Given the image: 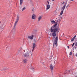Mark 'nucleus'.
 <instances>
[{
  "instance_id": "obj_15",
  "label": "nucleus",
  "mask_w": 77,
  "mask_h": 77,
  "mask_svg": "<svg viewBox=\"0 0 77 77\" xmlns=\"http://www.w3.org/2000/svg\"><path fill=\"white\" fill-rule=\"evenodd\" d=\"M23 3V0H20V5H22Z\"/></svg>"
},
{
  "instance_id": "obj_2",
  "label": "nucleus",
  "mask_w": 77,
  "mask_h": 77,
  "mask_svg": "<svg viewBox=\"0 0 77 77\" xmlns=\"http://www.w3.org/2000/svg\"><path fill=\"white\" fill-rule=\"evenodd\" d=\"M58 40V36L57 35V36L55 38L54 42V44L53 45V46L54 47H56L57 46V41Z\"/></svg>"
},
{
  "instance_id": "obj_5",
  "label": "nucleus",
  "mask_w": 77,
  "mask_h": 77,
  "mask_svg": "<svg viewBox=\"0 0 77 77\" xmlns=\"http://www.w3.org/2000/svg\"><path fill=\"white\" fill-rule=\"evenodd\" d=\"M16 30V25H14L13 28L12 29V32H15Z\"/></svg>"
},
{
  "instance_id": "obj_6",
  "label": "nucleus",
  "mask_w": 77,
  "mask_h": 77,
  "mask_svg": "<svg viewBox=\"0 0 77 77\" xmlns=\"http://www.w3.org/2000/svg\"><path fill=\"white\" fill-rule=\"evenodd\" d=\"M33 37H34V35H32L31 36H28V39H30L32 40L33 39Z\"/></svg>"
},
{
  "instance_id": "obj_33",
  "label": "nucleus",
  "mask_w": 77,
  "mask_h": 77,
  "mask_svg": "<svg viewBox=\"0 0 77 77\" xmlns=\"http://www.w3.org/2000/svg\"><path fill=\"white\" fill-rule=\"evenodd\" d=\"M62 4H64V2H63L62 3Z\"/></svg>"
},
{
  "instance_id": "obj_34",
  "label": "nucleus",
  "mask_w": 77,
  "mask_h": 77,
  "mask_svg": "<svg viewBox=\"0 0 77 77\" xmlns=\"http://www.w3.org/2000/svg\"><path fill=\"white\" fill-rule=\"evenodd\" d=\"M54 0H52V2H53V1H54Z\"/></svg>"
},
{
  "instance_id": "obj_37",
  "label": "nucleus",
  "mask_w": 77,
  "mask_h": 77,
  "mask_svg": "<svg viewBox=\"0 0 77 77\" xmlns=\"http://www.w3.org/2000/svg\"><path fill=\"white\" fill-rule=\"evenodd\" d=\"M9 2H10V1H9Z\"/></svg>"
},
{
  "instance_id": "obj_9",
  "label": "nucleus",
  "mask_w": 77,
  "mask_h": 77,
  "mask_svg": "<svg viewBox=\"0 0 77 77\" xmlns=\"http://www.w3.org/2000/svg\"><path fill=\"white\" fill-rule=\"evenodd\" d=\"M33 47H32V51H33L35 49V48L36 47V44L35 43H33Z\"/></svg>"
},
{
  "instance_id": "obj_19",
  "label": "nucleus",
  "mask_w": 77,
  "mask_h": 77,
  "mask_svg": "<svg viewBox=\"0 0 77 77\" xmlns=\"http://www.w3.org/2000/svg\"><path fill=\"white\" fill-rule=\"evenodd\" d=\"M29 68L30 69H32L33 70V68H32V67L31 66H29Z\"/></svg>"
},
{
  "instance_id": "obj_10",
  "label": "nucleus",
  "mask_w": 77,
  "mask_h": 77,
  "mask_svg": "<svg viewBox=\"0 0 77 77\" xmlns=\"http://www.w3.org/2000/svg\"><path fill=\"white\" fill-rule=\"evenodd\" d=\"M50 69L51 70H53V68H54V66H53L52 64L50 65Z\"/></svg>"
},
{
  "instance_id": "obj_18",
  "label": "nucleus",
  "mask_w": 77,
  "mask_h": 77,
  "mask_svg": "<svg viewBox=\"0 0 77 77\" xmlns=\"http://www.w3.org/2000/svg\"><path fill=\"white\" fill-rule=\"evenodd\" d=\"M63 10H62L61 11V12L60 13V15H62V14H63Z\"/></svg>"
},
{
  "instance_id": "obj_22",
  "label": "nucleus",
  "mask_w": 77,
  "mask_h": 77,
  "mask_svg": "<svg viewBox=\"0 0 77 77\" xmlns=\"http://www.w3.org/2000/svg\"><path fill=\"white\" fill-rule=\"evenodd\" d=\"M75 39V38H73V37L71 39V42H72V41H73Z\"/></svg>"
},
{
  "instance_id": "obj_23",
  "label": "nucleus",
  "mask_w": 77,
  "mask_h": 77,
  "mask_svg": "<svg viewBox=\"0 0 77 77\" xmlns=\"http://www.w3.org/2000/svg\"><path fill=\"white\" fill-rule=\"evenodd\" d=\"M25 9H26V8H25V7H24V8H23L22 11H24V10H25Z\"/></svg>"
},
{
  "instance_id": "obj_1",
  "label": "nucleus",
  "mask_w": 77,
  "mask_h": 77,
  "mask_svg": "<svg viewBox=\"0 0 77 77\" xmlns=\"http://www.w3.org/2000/svg\"><path fill=\"white\" fill-rule=\"evenodd\" d=\"M51 32H53L52 33V36H53L54 38H55L56 37V32L58 31V29L57 28L54 29H51Z\"/></svg>"
},
{
  "instance_id": "obj_26",
  "label": "nucleus",
  "mask_w": 77,
  "mask_h": 77,
  "mask_svg": "<svg viewBox=\"0 0 77 77\" xmlns=\"http://www.w3.org/2000/svg\"><path fill=\"white\" fill-rule=\"evenodd\" d=\"M74 44H75V43H73L72 44V47H73V46H74Z\"/></svg>"
},
{
  "instance_id": "obj_14",
  "label": "nucleus",
  "mask_w": 77,
  "mask_h": 77,
  "mask_svg": "<svg viewBox=\"0 0 77 77\" xmlns=\"http://www.w3.org/2000/svg\"><path fill=\"white\" fill-rule=\"evenodd\" d=\"M23 61L24 63H27V60L26 59H24L23 60Z\"/></svg>"
},
{
  "instance_id": "obj_13",
  "label": "nucleus",
  "mask_w": 77,
  "mask_h": 77,
  "mask_svg": "<svg viewBox=\"0 0 77 77\" xmlns=\"http://www.w3.org/2000/svg\"><path fill=\"white\" fill-rule=\"evenodd\" d=\"M65 6L66 5H64L63 6V7L61 8L62 10L63 11H64V10H65V7H66Z\"/></svg>"
},
{
  "instance_id": "obj_25",
  "label": "nucleus",
  "mask_w": 77,
  "mask_h": 77,
  "mask_svg": "<svg viewBox=\"0 0 77 77\" xmlns=\"http://www.w3.org/2000/svg\"><path fill=\"white\" fill-rule=\"evenodd\" d=\"M69 54L70 56H71V55H72V52H70Z\"/></svg>"
},
{
  "instance_id": "obj_17",
  "label": "nucleus",
  "mask_w": 77,
  "mask_h": 77,
  "mask_svg": "<svg viewBox=\"0 0 77 77\" xmlns=\"http://www.w3.org/2000/svg\"><path fill=\"white\" fill-rule=\"evenodd\" d=\"M41 19V16H39L38 21H40Z\"/></svg>"
},
{
  "instance_id": "obj_20",
  "label": "nucleus",
  "mask_w": 77,
  "mask_h": 77,
  "mask_svg": "<svg viewBox=\"0 0 77 77\" xmlns=\"http://www.w3.org/2000/svg\"><path fill=\"white\" fill-rule=\"evenodd\" d=\"M16 20H19V16L18 15H17V18H16Z\"/></svg>"
},
{
  "instance_id": "obj_38",
  "label": "nucleus",
  "mask_w": 77,
  "mask_h": 77,
  "mask_svg": "<svg viewBox=\"0 0 77 77\" xmlns=\"http://www.w3.org/2000/svg\"><path fill=\"white\" fill-rule=\"evenodd\" d=\"M60 29H59V30H60Z\"/></svg>"
},
{
  "instance_id": "obj_32",
  "label": "nucleus",
  "mask_w": 77,
  "mask_h": 77,
  "mask_svg": "<svg viewBox=\"0 0 77 77\" xmlns=\"http://www.w3.org/2000/svg\"><path fill=\"white\" fill-rule=\"evenodd\" d=\"M74 0H70L71 2H72V1H74Z\"/></svg>"
},
{
  "instance_id": "obj_3",
  "label": "nucleus",
  "mask_w": 77,
  "mask_h": 77,
  "mask_svg": "<svg viewBox=\"0 0 77 77\" xmlns=\"http://www.w3.org/2000/svg\"><path fill=\"white\" fill-rule=\"evenodd\" d=\"M30 55L32 56V54H31V52H27L26 53L24 54V57H29V56H30Z\"/></svg>"
},
{
  "instance_id": "obj_12",
  "label": "nucleus",
  "mask_w": 77,
  "mask_h": 77,
  "mask_svg": "<svg viewBox=\"0 0 77 77\" xmlns=\"http://www.w3.org/2000/svg\"><path fill=\"white\" fill-rule=\"evenodd\" d=\"M19 21V20H16L14 25L17 26V23H18Z\"/></svg>"
},
{
  "instance_id": "obj_29",
  "label": "nucleus",
  "mask_w": 77,
  "mask_h": 77,
  "mask_svg": "<svg viewBox=\"0 0 77 77\" xmlns=\"http://www.w3.org/2000/svg\"><path fill=\"white\" fill-rule=\"evenodd\" d=\"M66 4H67V2H66L65 3V5H66L65 6L66 7Z\"/></svg>"
},
{
  "instance_id": "obj_16",
  "label": "nucleus",
  "mask_w": 77,
  "mask_h": 77,
  "mask_svg": "<svg viewBox=\"0 0 77 77\" xmlns=\"http://www.w3.org/2000/svg\"><path fill=\"white\" fill-rule=\"evenodd\" d=\"M50 5H47V8H46V10H48V9H50Z\"/></svg>"
},
{
  "instance_id": "obj_31",
  "label": "nucleus",
  "mask_w": 77,
  "mask_h": 77,
  "mask_svg": "<svg viewBox=\"0 0 77 77\" xmlns=\"http://www.w3.org/2000/svg\"><path fill=\"white\" fill-rule=\"evenodd\" d=\"M67 47H68V48H69V47L68 46H67Z\"/></svg>"
},
{
  "instance_id": "obj_8",
  "label": "nucleus",
  "mask_w": 77,
  "mask_h": 77,
  "mask_svg": "<svg viewBox=\"0 0 77 77\" xmlns=\"http://www.w3.org/2000/svg\"><path fill=\"white\" fill-rule=\"evenodd\" d=\"M3 24L2 23L0 22V29H3V28H4V27L3 26Z\"/></svg>"
},
{
  "instance_id": "obj_11",
  "label": "nucleus",
  "mask_w": 77,
  "mask_h": 77,
  "mask_svg": "<svg viewBox=\"0 0 77 77\" xmlns=\"http://www.w3.org/2000/svg\"><path fill=\"white\" fill-rule=\"evenodd\" d=\"M36 18V15L35 14H33L32 16V19L33 20H35V18Z\"/></svg>"
},
{
  "instance_id": "obj_30",
  "label": "nucleus",
  "mask_w": 77,
  "mask_h": 77,
  "mask_svg": "<svg viewBox=\"0 0 77 77\" xmlns=\"http://www.w3.org/2000/svg\"><path fill=\"white\" fill-rule=\"evenodd\" d=\"M47 2L48 3V5H49V4H50V3H49V2L48 1H47Z\"/></svg>"
},
{
  "instance_id": "obj_24",
  "label": "nucleus",
  "mask_w": 77,
  "mask_h": 77,
  "mask_svg": "<svg viewBox=\"0 0 77 77\" xmlns=\"http://www.w3.org/2000/svg\"><path fill=\"white\" fill-rule=\"evenodd\" d=\"M75 47H77V42H76L75 43Z\"/></svg>"
},
{
  "instance_id": "obj_36",
  "label": "nucleus",
  "mask_w": 77,
  "mask_h": 77,
  "mask_svg": "<svg viewBox=\"0 0 77 77\" xmlns=\"http://www.w3.org/2000/svg\"><path fill=\"white\" fill-rule=\"evenodd\" d=\"M32 11H33V9L32 10Z\"/></svg>"
},
{
  "instance_id": "obj_7",
  "label": "nucleus",
  "mask_w": 77,
  "mask_h": 77,
  "mask_svg": "<svg viewBox=\"0 0 77 77\" xmlns=\"http://www.w3.org/2000/svg\"><path fill=\"white\" fill-rule=\"evenodd\" d=\"M57 25V23H56L54 25V26H52L51 28V29H55L57 28H56V26Z\"/></svg>"
},
{
  "instance_id": "obj_27",
  "label": "nucleus",
  "mask_w": 77,
  "mask_h": 77,
  "mask_svg": "<svg viewBox=\"0 0 77 77\" xmlns=\"http://www.w3.org/2000/svg\"><path fill=\"white\" fill-rule=\"evenodd\" d=\"M69 7V4H68V5L66 6V8H68Z\"/></svg>"
},
{
  "instance_id": "obj_35",
  "label": "nucleus",
  "mask_w": 77,
  "mask_h": 77,
  "mask_svg": "<svg viewBox=\"0 0 77 77\" xmlns=\"http://www.w3.org/2000/svg\"><path fill=\"white\" fill-rule=\"evenodd\" d=\"M54 63H55V61L54 62Z\"/></svg>"
},
{
  "instance_id": "obj_4",
  "label": "nucleus",
  "mask_w": 77,
  "mask_h": 77,
  "mask_svg": "<svg viewBox=\"0 0 77 77\" xmlns=\"http://www.w3.org/2000/svg\"><path fill=\"white\" fill-rule=\"evenodd\" d=\"M74 70V69H69V70H66L65 73V74H69V72H71L72 71H73V70Z\"/></svg>"
},
{
  "instance_id": "obj_21",
  "label": "nucleus",
  "mask_w": 77,
  "mask_h": 77,
  "mask_svg": "<svg viewBox=\"0 0 77 77\" xmlns=\"http://www.w3.org/2000/svg\"><path fill=\"white\" fill-rule=\"evenodd\" d=\"M51 23H52V24H53V23H56V22L54 20L51 21Z\"/></svg>"
},
{
  "instance_id": "obj_28",
  "label": "nucleus",
  "mask_w": 77,
  "mask_h": 77,
  "mask_svg": "<svg viewBox=\"0 0 77 77\" xmlns=\"http://www.w3.org/2000/svg\"><path fill=\"white\" fill-rule=\"evenodd\" d=\"M76 37V35H75L73 37V38H74V39H75Z\"/></svg>"
}]
</instances>
